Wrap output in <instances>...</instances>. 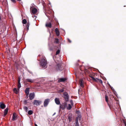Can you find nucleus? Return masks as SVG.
Returning <instances> with one entry per match:
<instances>
[{
  "instance_id": "10",
  "label": "nucleus",
  "mask_w": 126,
  "mask_h": 126,
  "mask_svg": "<svg viewBox=\"0 0 126 126\" xmlns=\"http://www.w3.org/2000/svg\"><path fill=\"white\" fill-rule=\"evenodd\" d=\"M35 96V94L34 93H30L29 96V99L31 100H32L34 98Z\"/></svg>"
},
{
  "instance_id": "42",
  "label": "nucleus",
  "mask_w": 126,
  "mask_h": 126,
  "mask_svg": "<svg viewBox=\"0 0 126 126\" xmlns=\"http://www.w3.org/2000/svg\"><path fill=\"white\" fill-rule=\"evenodd\" d=\"M35 126H38L36 124H35Z\"/></svg>"
},
{
  "instance_id": "34",
  "label": "nucleus",
  "mask_w": 126,
  "mask_h": 126,
  "mask_svg": "<svg viewBox=\"0 0 126 126\" xmlns=\"http://www.w3.org/2000/svg\"><path fill=\"white\" fill-rule=\"evenodd\" d=\"M28 103V102L27 100H26L24 101V104L26 105Z\"/></svg>"
},
{
  "instance_id": "14",
  "label": "nucleus",
  "mask_w": 126,
  "mask_h": 126,
  "mask_svg": "<svg viewBox=\"0 0 126 126\" xmlns=\"http://www.w3.org/2000/svg\"><path fill=\"white\" fill-rule=\"evenodd\" d=\"M66 78H61L58 79V81L59 82H63L66 81Z\"/></svg>"
},
{
  "instance_id": "4",
  "label": "nucleus",
  "mask_w": 126,
  "mask_h": 126,
  "mask_svg": "<svg viewBox=\"0 0 126 126\" xmlns=\"http://www.w3.org/2000/svg\"><path fill=\"white\" fill-rule=\"evenodd\" d=\"M55 70L57 71H58L60 70H62L63 69V67H62L61 64H57L55 67Z\"/></svg>"
},
{
  "instance_id": "24",
  "label": "nucleus",
  "mask_w": 126,
  "mask_h": 126,
  "mask_svg": "<svg viewBox=\"0 0 126 126\" xmlns=\"http://www.w3.org/2000/svg\"><path fill=\"white\" fill-rule=\"evenodd\" d=\"M14 92L16 94H17L18 93L17 90L16 88H14L13 89Z\"/></svg>"
},
{
  "instance_id": "7",
  "label": "nucleus",
  "mask_w": 126,
  "mask_h": 126,
  "mask_svg": "<svg viewBox=\"0 0 126 126\" xmlns=\"http://www.w3.org/2000/svg\"><path fill=\"white\" fill-rule=\"evenodd\" d=\"M42 102V101L41 100H34L33 102V104L34 105H36V106H38L40 105Z\"/></svg>"
},
{
  "instance_id": "49",
  "label": "nucleus",
  "mask_w": 126,
  "mask_h": 126,
  "mask_svg": "<svg viewBox=\"0 0 126 126\" xmlns=\"http://www.w3.org/2000/svg\"><path fill=\"white\" fill-rule=\"evenodd\" d=\"M124 7H126V6H124Z\"/></svg>"
},
{
  "instance_id": "15",
  "label": "nucleus",
  "mask_w": 126,
  "mask_h": 126,
  "mask_svg": "<svg viewBox=\"0 0 126 126\" xmlns=\"http://www.w3.org/2000/svg\"><path fill=\"white\" fill-rule=\"evenodd\" d=\"M0 107L1 109H3L5 108L6 106L4 104L0 102Z\"/></svg>"
},
{
  "instance_id": "48",
  "label": "nucleus",
  "mask_w": 126,
  "mask_h": 126,
  "mask_svg": "<svg viewBox=\"0 0 126 126\" xmlns=\"http://www.w3.org/2000/svg\"><path fill=\"white\" fill-rule=\"evenodd\" d=\"M50 9V10H51V9L50 8H49Z\"/></svg>"
},
{
  "instance_id": "30",
  "label": "nucleus",
  "mask_w": 126,
  "mask_h": 126,
  "mask_svg": "<svg viewBox=\"0 0 126 126\" xmlns=\"http://www.w3.org/2000/svg\"><path fill=\"white\" fill-rule=\"evenodd\" d=\"M23 109L25 111L27 112V111L28 108L26 106H24L23 107Z\"/></svg>"
},
{
  "instance_id": "27",
  "label": "nucleus",
  "mask_w": 126,
  "mask_h": 126,
  "mask_svg": "<svg viewBox=\"0 0 126 126\" xmlns=\"http://www.w3.org/2000/svg\"><path fill=\"white\" fill-rule=\"evenodd\" d=\"M105 100L107 102H108V96L106 95L105 96Z\"/></svg>"
},
{
  "instance_id": "47",
  "label": "nucleus",
  "mask_w": 126,
  "mask_h": 126,
  "mask_svg": "<svg viewBox=\"0 0 126 126\" xmlns=\"http://www.w3.org/2000/svg\"><path fill=\"white\" fill-rule=\"evenodd\" d=\"M27 96V98H28V96Z\"/></svg>"
},
{
  "instance_id": "43",
  "label": "nucleus",
  "mask_w": 126,
  "mask_h": 126,
  "mask_svg": "<svg viewBox=\"0 0 126 126\" xmlns=\"http://www.w3.org/2000/svg\"><path fill=\"white\" fill-rule=\"evenodd\" d=\"M45 4V3L44 4H43V6H44V7H45L44 6V4Z\"/></svg>"
},
{
  "instance_id": "17",
  "label": "nucleus",
  "mask_w": 126,
  "mask_h": 126,
  "mask_svg": "<svg viewBox=\"0 0 126 126\" xmlns=\"http://www.w3.org/2000/svg\"><path fill=\"white\" fill-rule=\"evenodd\" d=\"M55 32L56 34V35L57 36H58L60 35V32L58 29L57 28H56L55 30Z\"/></svg>"
},
{
  "instance_id": "2",
  "label": "nucleus",
  "mask_w": 126,
  "mask_h": 126,
  "mask_svg": "<svg viewBox=\"0 0 126 126\" xmlns=\"http://www.w3.org/2000/svg\"><path fill=\"white\" fill-rule=\"evenodd\" d=\"M63 96L64 99L65 101L67 102L69 100V96L68 93L66 92H64L63 93Z\"/></svg>"
},
{
  "instance_id": "45",
  "label": "nucleus",
  "mask_w": 126,
  "mask_h": 126,
  "mask_svg": "<svg viewBox=\"0 0 126 126\" xmlns=\"http://www.w3.org/2000/svg\"><path fill=\"white\" fill-rule=\"evenodd\" d=\"M125 126H126V123H125Z\"/></svg>"
},
{
  "instance_id": "31",
  "label": "nucleus",
  "mask_w": 126,
  "mask_h": 126,
  "mask_svg": "<svg viewBox=\"0 0 126 126\" xmlns=\"http://www.w3.org/2000/svg\"><path fill=\"white\" fill-rule=\"evenodd\" d=\"M60 50H58L56 52V55H57L58 54L60 53Z\"/></svg>"
},
{
  "instance_id": "32",
  "label": "nucleus",
  "mask_w": 126,
  "mask_h": 126,
  "mask_svg": "<svg viewBox=\"0 0 126 126\" xmlns=\"http://www.w3.org/2000/svg\"><path fill=\"white\" fill-rule=\"evenodd\" d=\"M59 91L60 92H63L64 91V89L63 88L62 89L60 90Z\"/></svg>"
},
{
  "instance_id": "8",
  "label": "nucleus",
  "mask_w": 126,
  "mask_h": 126,
  "mask_svg": "<svg viewBox=\"0 0 126 126\" xmlns=\"http://www.w3.org/2000/svg\"><path fill=\"white\" fill-rule=\"evenodd\" d=\"M30 11L32 15L35 14L37 13V10L36 8H31Z\"/></svg>"
},
{
  "instance_id": "13",
  "label": "nucleus",
  "mask_w": 126,
  "mask_h": 126,
  "mask_svg": "<svg viewBox=\"0 0 126 126\" xmlns=\"http://www.w3.org/2000/svg\"><path fill=\"white\" fill-rule=\"evenodd\" d=\"M29 90L30 88H26L25 93L26 95V96H28L29 93Z\"/></svg>"
},
{
  "instance_id": "16",
  "label": "nucleus",
  "mask_w": 126,
  "mask_h": 126,
  "mask_svg": "<svg viewBox=\"0 0 126 126\" xmlns=\"http://www.w3.org/2000/svg\"><path fill=\"white\" fill-rule=\"evenodd\" d=\"M16 114L15 113H14L12 116V120L13 121H15L16 119Z\"/></svg>"
},
{
  "instance_id": "9",
  "label": "nucleus",
  "mask_w": 126,
  "mask_h": 126,
  "mask_svg": "<svg viewBox=\"0 0 126 126\" xmlns=\"http://www.w3.org/2000/svg\"><path fill=\"white\" fill-rule=\"evenodd\" d=\"M50 100L49 98L46 99L44 101V107H46L47 106Z\"/></svg>"
},
{
  "instance_id": "46",
  "label": "nucleus",
  "mask_w": 126,
  "mask_h": 126,
  "mask_svg": "<svg viewBox=\"0 0 126 126\" xmlns=\"http://www.w3.org/2000/svg\"><path fill=\"white\" fill-rule=\"evenodd\" d=\"M18 1H20L21 0H17Z\"/></svg>"
},
{
  "instance_id": "20",
  "label": "nucleus",
  "mask_w": 126,
  "mask_h": 126,
  "mask_svg": "<svg viewBox=\"0 0 126 126\" xmlns=\"http://www.w3.org/2000/svg\"><path fill=\"white\" fill-rule=\"evenodd\" d=\"M68 119L69 122H71L72 120V116L71 115L69 114L68 116Z\"/></svg>"
},
{
  "instance_id": "21",
  "label": "nucleus",
  "mask_w": 126,
  "mask_h": 126,
  "mask_svg": "<svg viewBox=\"0 0 126 126\" xmlns=\"http://www.w3.org/2000/svg\"><path fill=\"white\" fill-rule=\"evenodd\" d=\"M26 82L32 83L34 81V80L31 79H27L25 80Z\"/></svg>"
},
{
  "instance_id": "1",
  "label": "nucleus",
  "mask_w": 126,
  "mask_h": 126,
  "mask_svg": "<svg viewBox=\"0 0 126 126\" xmlns=\"http://www.w3.org/2000/svg\"><path fill=\"white\" fill-rule=\"evenodd\" d=\"M40 63L41 66L43 68L45 69L47 67V62L46 59H42Z\"/></svg>"
},
{
  "instance_id": "28",
  "label": "nucleus",
  "mask_w": 126,
  "mask_h": 126,
  "mask_svg": "<svg viewBox=\"0 0 126 126\" xmlns=\"http://www.w3.org/2000/svg\"><path fill=\"white\" fill-rule=\"evenodd\" d=\"M30 25V24L29 22L27 23V25L26 26V27L27 28V30H28L29 29V27Z\"/></svg>"
},
{
  "instance_id": "41",
  "label": "nucleus",
  "mask_w": 126,
  "mask_h": 126,
  "mask_svg": "<svg viewBox=\"0 0 126 126\" xmlns=\"http://www.w3.org/2000/svg\"><path fill=\"white\" fill-rule=\"evenodd\" d=\"M35 6L34 5V6H33V7H30V8H35Z\"/></svg>"
},
{
  "instance_id": "39",
  "label": "nucleus",
  "mask_w": 126,
  "mask_h": 126,
  "mask_svg": "<svg viewBox=\"0 0 126 126\" xmlns=\"http://www.w3.org/2000/svg\"><path fill=\"white\" fill-rule=\"evenodd\" d=\"M46 9V10L45 9V11L47 13V10H48L49 8H45Z\"/></svg>"
},
{
  "instance_id": "50",
  "label": "nucleus",
  "mask_w": 126,
  "mask_h": 126,
  "mask_svg": "<svg viewBox=\"0 0 126 126\" xmlns=\"http://www.w3.org/2000/svg\"><path fill=\"white\" fill-rule=\"evenodd\" d=\"M49 4H50V3H49Z\"/></svg>"
},
{
  "instance_id": "18",
  "label": "nucleus",
  "mask_w": 126,
  "mask_h": 126,
  "mask_svg": "<svg viewBox=\"0 0 126 126\" xmlns=\"http://www.w3.org/2000/svg\"><path fill=\"white\" fill-rule=\"evenodd\" d=\"M8 108H7L5 110L3 115L4 117H5L7 114L8 111Z\"/></svg>"
},
{
  "instance_id": "35",
  "label": "nucleus",
  "mask_w": 126,
  "mask_h": 126,
  "mask_svg": "<svg viewBox=\"0 0 126 126\" xmlns=\"http://www.w3.org/2000/svg\"><path fill=\"white\" fill-rule=\"evenodd\" d=\"M20 77H19L18 79V83H20Z\"/></svg>"
},
{
  "instance_id": "36",
  "label": "nucleus",
  "mask_w": 126,
  "mask_h": 126,
  "mask_svg": "<svg viewBox=\"0 0 126 126\" xmlns=\"http://www.w3.org/2000/svg\"><path fill=\"white\" fill-rule=\"evenodd\" d=\"M70 102L71 103V104L72 105H73V101L72 100H70Z\"/></svg>"
},
{
  "instance_id": "38",
  "label": "nucleus",
  "mask_w": 126,
  "mask_h": 126,
  "mask_svg": "<svg viewBox=\"0 0 126 126\" xmlns=\"http://www.w3.org/2000/svg\"><path fill=\"white\" fill-rule=\"evenodd\" d=\"M11 0L13 3H15L16 2L15 0Z\"/></svg>"
},
{
  "instance_id": "3",
  "label": "nucleus",
  "mask_w": 126,
  "mask_h": 126,
  "mask_svg": "<svg viewBox=\"0 0 126 126\" xmlns=\"http://www.w3.org/2000/svg\"><path fill=\"white\" fill-rule=\"evenodd\" d=\"M81 116L80 115H79L76 117L75 122L74 123L75 126H79L78 120H81Z\"/></svg>"
},
{
  "instance_id": "33",
  "label": "nucleus",
  "mask_w": 126,
  "mask_h": 126,
  "mask_svg": "<svg viewBox=\"0 0 126 126\" xmlns=\"http://www.w3.org/2000/svg\"><path fill=\"white\" fill-rule=\"evenodd\" d=\"M89 68H88V67H84V70H85V71H87V69H89Z\"/></svg>"
},
{
  "instance_id": "40",
  "label": "nucleus",
  "mask_w": 126,
  "mask_h": 126,
  "mask_svg": "<svg viewBox=\"0 0 126 126\" xmlns=\"http://www.w3.org/2000/svg\"><path fill=\"white\" fill-rule=\"evenodd\" d=\"M49 50H50L51 51L53 50V49L52 48H49Z\"/></svg>"
},
{
  "instance_id": "22",
  "label": "nucleus",
  "mask_w": 126,
  "mask_h": 126,
  "mask_svg": "<svg viewBox=\"0 0 126 126\" xmlns=\"http://www.w3.org/2000/svg\"><path fill=\"white\" fill-rule=\"evenodd\" d=\"M66 108L67 110H70L72 108V107L71 105L70 104H68V106H66Z\"/></svg>"
},
{
  "instance_id": "23",
  "label": "nucleus",
  "mask_w": 126,
  "mask_h": 126,
  "mask_svg": "<svg viewBox=\"0 0 126 126\" xmlns=\"http://www.w3.org/2000/svg\"><path fill=\"white\" fill-rule=\"evenodd\" d=\"M17 89L18 90H19V89L21 87V85L20 83H18Z\"/></svg>"
},
{
  "instance_id": "44",
  "label": "nucleus",
  "mask_w": 126,
  "mask_h": 126,
  "mask_svg": "<svg viewBox=\"0 0 126 126\" xmlns=\"http://www.w3.org/2000/svg\"><path fill=\"white\" fill-rule=\"evenodd\" d=\"M1 20V18L0 16V21Z\"/></svg>"
},
{
  "instance_id": "12",
  "label": "nucleus",
  "mask_w": 126,
  "mask_h": 126,
  "mask_svg": "<svg viewBox=\"0 0 126 126\" xmlns=\"http://www.w3.org/2000/svg\"><path fill=\"white\" fill-rule=\"evenodd\" d=\"M83 79H80L79 80V83L80 86L82 88L84 87V86L83 83Z\"/></svg>"
},
{
  "instance_id": "26",
  "label": "nucleus",
  "mask_w": 126,
  "mask_h": 126,
  "mask_svg": "<svg viewBox=\"0 0 126 126\" xmlns=\"http://www.w3.org/2000/svg\"><path fill=\"white\" fill-rule=\"evenodd\" d=\"M33 113V111L32 110H30L28 111V114L30 115L32 114Z\"/></svg>"
},
{
  "instance_id": "6",
  "label": "nucleus",
  "mask_w": 126,
  "mask_h": 126,
  "mask_svg": "<svg viewBox=\"0 0 126 126\" xmlns=\"http://www.w3.org/2000/svg\"><path fill=\"white\" fill-rule=\"evenodd\" d=\"M90 77L94 81L96 82H99L101 84L102 83V81L101 79H99L97 78H95L92 76H90Z\"/></svg>"
},
{
  "instance_id": "29",
  "label": "nucleus",
  "mask_w": 126,
  "mask_h": 126,
  "mask_svg": "<svg viewBox=\"0 0 126 126\" xmlns=\"http://www.w3.org/2000/svg\"><path fill=\"white\" fill-rule=\"evenodd\" d=\"M22 22L23 24H25L27 22L26 20V19H24L22 20Z\"/></svg>"
},
{
  "instance_id": "37",
  "label": "nucleus",
  "mask_w": 126,
  "mask_h": 126,
  "mask_svg": "<svg viewBox=\"0 0 126 126\" xmlns=\"http://www.w3.org/2000/svg\"><path fill=\"white\" fill-rule=\"evenodd\" d=\"M67 40L69 42L71 43V41L68 38Z\"/></svg>"
},
{
  "instance_id": "11",
  "label": "nucleus",
  "mask_w": 126,
  "mask_h": 126,
  "mask_svg": "<svg viewBox=\"0 0 126 126\" xmlns=\"http://www.w3.org/2000/svg\"><path fill=\"white\" fill-rule=\"evenodd\" d=\"M55 103L58 105H60V102L59 98H56L55 99Z\"/></svg>"
},
{
  "instance_id": "25",
  "label": "nucleus",
  "mask_w": 126,
  "mask_h": 126,
  "mask_svg": "<svg viewBox=\"0 0 126 126\" xmlns=\"http://www.w3.org/2000/svg\"><path fill=\"white\" fill-rule=\"evenodd\" d=\"M59 42V39H57V38L55 39L54 41V43H58Z\"/></svg>"
},
{
  "instance_id": "19",
  "label": "nucleus",
  "mask_w": 126,
  "mask_h": 126,
  "mask_svg": "<svg viewBox=\"0 0 126 126\" xmlns=\"http://www.w3.org/2000/svg\"><path fill=\"white\" fill-rule=\"evenodd\" d=\"M46 26L47 27L51 28V27L52 24L50 22L47 23L46 24Z\"/></svg>"
},
{
  "instance_id": "5",
  "label": "nucleus",
  "mask_w": 126,
  "mask_h": 126,
  "mask_svg": "<svg viewBox=\"0 0 126 126\" xmlns=\"http://www.w3.org/2000/svg\"><path fill=\"white\" fill-rule=\"evenodd\" d=\"M67 105V102L66 101L63 103L62 104H60V109H62L63 110H64L66 107Z\"/></svg>"
}]
</instances>
